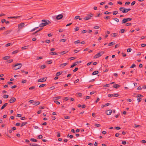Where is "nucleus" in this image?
I'll use <instances>...</instances> for the list:
<instances>
[{
  "label": "nucleus",
  "instance_id": "3",
  "mask_svg": "<svg viewBox=\"0 0 146 146\" xmlns=\"http://www.w3.org/2000/svg\"><path fill=\"white\" fill-rule=\"evenodd\" d=\"M132 19L130 18H124L122 21L121 24H124L127 22L131 21Z\"/></svg>",
  "mask_w": 146,
  "mask_h": 146
},
{
  "label": "nucleus",
  "instance_id": "20",
  "mask_svg": "<svg viewBox=\"0 0 146 146\" xmlns=\"http://www.w3.org/2000/svg\"><path fill=\"white\" fill-rule=\"evenodd\" d=\"M120 86L118 84H116L113 86V87L115 88H117L119 87Z\"/></svg>",
  "mask_w": 146,
  "mask_h": 146
},
{
  "label": "nucleus",
  "instance_id": "33",
  "mask_svg": "<svg viewBox=\"0 0 146 146\" xmlns=\"http://www.w3.org/2000/svg\"><path fill=\"white\" fill-rule=\"evenodd\" d=\"M28 46H25L22 47L21 49L22 50L27 49L28 48Z\"/></svg>",
  "mask_w": 146,
  "mask_h": 146
},
{
  "label": "nucleus",
  "instance_id": "36",
  "mask_svg": "<svg viewBox=\"0 0 146 146\" xmlns=\"http://www.w3.org/2000/svg\"><path fill=\"white\" fill-rule=\"evenodd\" d=\"M118 13V11H114L113 12V15H115Z\"/></svg>",
  "mask_w": 146,
  "mask_h": 146
},
{
  "label": "nucleus",
  "instance_id": "58",
  "mask_svg": "<svg viewBox=\"0 0 146 146\" xmlns=\"http://www.w3.org/2000/svg\"><path fill=\"white\" fill-rule=\"evenodd\" d=\"M135 1H133L132 2L131 4V6L133 5H135Z\"/></svg>",
  "mask_w": 146,
  "mask_h": 146
},
{
  "label": "nucleus",
  "instance_id": "17",
  "mask_svg": "<svg viewBox=\"0 0 146 146\" xmlns=\"http://www.w3.org/2000/svg\"><path fill=\"white\" fill-rule=\"evenodd\" d=\"M12 31L11 30H7L6 31H5L4 32V33L5 35H7L8 34H9Z\"/></svg>",
  "mask_w": 146,
  "mask_h": 146
},
{
  "label": "nucleus",
  "instance_id": "55",
  "mask_svg": "<svg viewBox=\"0 0 146 146\" xmlns=\"http://www.w3.org/2000/svg\"><path fill=\"white\" fill-rule=\"evenodd\" d=\"M45 42L46 43H49L50 42V40H45Z\"/></svg>",
  "mask_w": 146,
  "mask_h": 146
},
{
  "label": "nucleus",
  "instance_id": "29",
  "mask_svg": "<svg viewBox=\"0 0 146 146\" xmlns=\"http://www.w3.org/2000/svg\"><path fill=\"white\" fill-rule=\"evenodd\" d=\"M18 52H19L18 50H15L12 52V54H16V53H17Z\"/></svg>",
  "mask_w": 146,
  "mask_h": 146
},
{
  "label": "nucleus",
  "instance_id": "24",
  "mask_svg": "<svg viewBox=\"0 0 146 146\" xmlns=\"http://www.w3.org/2000/svg\"><path fill=\"white\" fill-rule=\"evenodd\" d=\"M31 141L33 142H36L37 141V140L34 139V138H31L30 139V140Z\"/></svg>",
  "mask_w": 146,
  "mask_h": 146
},
{
  "label": "nucleus",
  "instance_id": "7",
  "mask_svg": "<svg viewBox=\"0 0 146 146\" xmlns=\"http://www.w3.org/2000/svg\"><path fill=\"white\" fill-rule=\"evenodd\" d=\"M119 96V94L117 93L115 94H109L108 95V96L109 97H111L112 96H113L114 97H117Z\"/></svg>",
  "mask_w": 146,
  "mask_h": 146
},
{
  "label": "nucleus",
  "instance_id": "40",
  "mask_svg": "<svg viewBox=\"0 0 146 146\" xmlns=\"http://www.w3.org/2000/svg\"><path fill=\"white\" fill-rule=\"evenodd\" d=\"M125 10L126 11L125 13H127L129 11H130L131 10L130 9H126L125 8Z\"/></svg>",
  "mask_w": 146,
  "mask_h": 146
},
{
  "label": "nucleus",
  "instance_id": "60",
  "mask_svg": "<svg viewBox=\"0 0 146 146\" xmlns=\"http://www.w3.org/2000/svg\"><path fill=\"white\" fill-rule=\"evenodd\" d=\"M80 17V16H76L74 18V19L76 20L79 19V18Z\"/></svg>",
  "mask_w": 146,
  "mask_h": 146
},
{
  "label": "nucleus",
  "instance_id": "8",
  "mask_svg": "<svg viewBox=\"0 0 146 146\" xmlns=\"http://www.w3.org/2000/svg\"><path fill=\"white\" fill-rule=\"evenodd\" d=\"M63 17V15L61 14L57 15L56 17V19L57 20H60L62 19Z\"/></svg>",
  "mask_w": 146,
  "mask_h": 146
},
{
  "label": "nucleus",
  "instance_id": "23",
  "mask_svg": "<svg viewBox=\"0 0 146 146\" xmlns=\"http://www.w3.org/2000/svg\"><path fill=\"white\" fill-rule=\"evenodd\" d=\"M68 52V51H63L61 52H60V54L62 55L66 53H67Z\"/></svg>",
  "mask_w": 146,
  "mask_h": 146
},
{
  "label": "nucleus",
  "instance_id": "49",
  "mask_svg": "<svg viewBox=\"0 0 146 146\" xmlns=\"http://www.w3.org/2000/svg\"><path fill=\"white\" fill-rule=\"evenodd\" d=\"M74 43L75 44H78L80 43V41L79 40H77L74 41Z\"/></svg>",
  "mask_w": 146,
  "mask_h": 146
},
{
  "label": "nucleus",
  "instance_id": "39",
  "mask_svg": "<svg viewBox=\"0 0 146 146\" xmlns=\"http://www.w3.org/2000/svg\"><path fill=\"white\" fill-rule=\"evenodd\" d=\"M143 97V96L140 94H139L137 96V97H139V98H142Z\"/></svg>",
  "mask_w": 146,
  "mask_h": 146
},
{
  "label": "nucleus",
  "instance_id": "21",
  "mask_svg": "<svg viewBox=\"0 0 146 146\" xmlns=\"http://www.w3.org/2000/svg\"><path fill=\"white\" fill-rule=\"evenodd\" d=\"M98 73V70L95 71L92 74V75H95L97 74Z\"/></svg>",
  "mask_w": 146,
  "mask_h": 146
},
{
  "label": "nucleus",
  "instance_id": "2",
  "mask_svg": "<svg viewBox=\"0 0 146 146\" xmlns=\"http://www.w3.org/2000/svg\"><path fill=\"white\" fill-rule=\"evenodd\" d=\"M22 66V64L18 63L14 66L15 67L14 68V70H16L20 68Z\"/></svg>",
  "mask_w": 146,
  "mask_h": 146
},
{
  "label": "nucleus",
  "instance_id": "16",
  "mask_svg": "<svg viewBox=\"0 0 146 146\" xmlns=\"http://www.w3.org/2000/svg\"><path fill=\"white\" fill-rule=\"evenodd\" d=\"M21 16H17V17H8V18H14L15 19H18L20 17H21Z\"/></svg>",
  "mask_w": 146,
  "mask_h": 146
},
{
  "label": "nucleus",
  "instance_id": "12",
  "mask_svg": "<svg viewBox=\"0 0 146 146\" xmlns=\"http://www.w3.org/2000/svg\"><path fill=\"white\" fill-rule=\"evenodd\" d=\"M106 112L108 115H110L112 112V110H109L106 111Z\"/></svg>",
  "mask_w": 146,
  "mask_h": 146
},
{
  "label": "nucleus",
  "instance_id": "11",
  "mask_svg": "<svg viewBox=\"0 0 146 146\" xmlns=\"http://www.w3.org/2000/svg\"><path fill=\"white\" fill-rule=\"evenodd\" d=\"M46 78H40L38 80V82H45L46 81Z\"/></svg>",
  "mask_w": 146,
  "mask_h": 146
},
{
  "label": "nucleus",
  "instance_id": "51",
  "mask_svg": "<svg viewBox=\"0 0 146 146\" xmlns=\"http://www.w3.org/2000/svg\"><path fill=\"white\" fill-rule=\"evenodd\" d=\"M110 86L109 84H106L104 86V87H108Z\"/></svg>",
  "mask_w": 146,
  "mask_h": 146
},
{
  "label": "nucleus",
  "instance_id": "30",
  "mask_svg": "<svg viewBox=\"0 0 146 146\" xmlns=\"http://www.w3.org/2000/svg\"><path fill=\"white\" fill-rule=\"evenodd\" d=\"M113 20L115 21L116 22H119V19H117V18H113Z\"/></svg>",
  "mask_w": 146,
  "mask_h": 146
},
{
  "label": "nucleus",
  "instance_id": "37",
  "mask_svg": "<svg viewBox=\"0 0 146 146\" xmlns=\"http://www.w3.org/2000/svg\"><path fill=\"white\" fill-rule=\"evenodd\" d=\"M38 138V139H41L42 138V135H38L37 137Z\"/></svg>",
  "mask_w": 146,
  "mask_h": 146
},
{
  "label": "nucleus",
  "instance_id": "6",
  "mask_svg": "<svg viewBox=\"0 0 146 146\" xmlns=\"http://www.w3.org/2000/svg\"><path fill=\"white\" fill-rule=\"evenodd\" d=\"M25 23H21L18 24V29L20 30L24 26Z\"/></svg>",
  "mask_w": 146,
  "mask_h": 146
},
{
  "label": "nucleus",
  "instance_id": "59",
  "mask_svg": "<svg viewBox=\"0 0 146 146\" xmlns=\"http://www.w3.org/2000/svg\"><path fill=\"white\" fill-rule=\"evenodd\" d=\"M66 41V39H62L61 40V41L62 42H65Z\"/></svg>",
  "mask_w": 146,
  "mask_h": 146
},
{
  "label": "nucleus",
  "instance_id": "27",
  "mask_svg": "<svg viewBox=\"0 0 146 146\" xmlns=\"http://www.w3.org/2000/svg\"><path fill=\"white\" fill-rule=\"evenodd\" d=\"M62 73V72H58L56 73V76H58L60 75Z\"/></svg>",
  "mask_w": 146,
  "mask_h": 146
},
{
  "label": "nucleus",
  "instance_id": "62",
  "mask_svg": "<svg viewBox=\"0 0 146 146\" xmlns=\"http://www.w3.org/2000/svg\"><path fill=\"white\" fill-rule=\"evenodd\" d=\"M122 144L123 145H125L126 143V142L125 141H122Z\"/></svg>",
  "mask_w": 146,
  "mask_h": 146
},
{
  "label": "nucleus",
  "instance_id": "13",
  "mask_svg": "<svg viewBox=\"0 0 146 146\" xmlns=\"http://www.w3.org/2000/svg\"><path fill=\"white\" fill-rule=\"evenodd\" d=\"M68 64L67 63H63L61 64L60 65V67H63L64 66H66Z\"/></svg>",
  "mask_w": 146,
  "mask_h": 146
},
{
  "label": "nucleus",
  "instance_id": "34",
  "mask_svg": "<svg viewBox=\"0 0 146 146\" xmlns=\"http://www.w3.org/2000/svg\"><path fill=\"white\" fill-rule=\"evenodd\" d=\"M45 85H46L45 84H42L39 86V88L43 87H44V86H45Z\"/></svg>",
  "mask_w": 146,
  "mask_h": 146
},
{
  "label": "nucleus",
  "instance_id": "10",
  "mask_svg": "<svg viewBox=\"0 0 146 146\" xmlns=\"http://www.w3.org/2000/svg\"><path fill=\"white\" fill-rule=\"evenodd\" d=\"M119 10L120 11H122V13H125V8L123 7H121L119 8Z\"/></svg>",
  "mask_w": 146,
  "mask_h": 146
},
{
  "label": "nucleus",
  "instance_id": "18",
  "mask_svg": "<svg viewBox=\"0 0 146 146\" xmlns=\"http://www.w3.org/2000/svg\"><path fill=\"white\" fill-rule=\"evenodd\" d=\"M110 105V103H108L105 104L104 105H103L101 107L102 108H104L105 107L108 106Z\"/></svg>",
  "mask_w": 146,
  "mask_h": 146
},
{
  "label": "nucleus",
  "instance_id": "14",
  "mask_svg": "<svg viewBox=\"0 0 146 146\" xmlns=\"http://www.w3.org/2000/svg\"><path fill=\"white\" fill-rule=\"evenodd\" d=\"M49 54L50 55H57L58 54L56 52H52L50 53H49Z\"/></svg>",
  "mask_w": 146,
  "mask_h": 146
},
{
  "label": "nucleus",
  "instance_id": "50",
  "mask_svg": "<svg viewBox=\"0 0 146 146\" xmlns=\"http://www.w3.org/2000/svg\"><path fill=\"white\" fill-rule=\"evenodd\" d=\"M100 28V27L99 26H96L94 27V28L95 29H98Z\"/></svg>",
  "mask_w": 146,
  "mask_h": 146
},
{
  "label": "nucleus",
  "instance_id": "57",
  "mask_svg": "<svg viewBox=\"0 0 146 146\" xmlns=\"http://www.w3.org/2000/svg\"><path fill=\"white\" fill-rule=\"evenodd\" d=\"M45 107L44 106H40L39 107V109H43Z\"/></svg>",
  "mask_w": 146,
  "mask_h": 146
},
{
  "label": "nucleus",
  "instance_id": "38",
  "mask_svg": "<svg viewBox=\"0 0 146 146\" xmlns=\"http://www.w3.org/2000/svg\"><path fill=\"white\" fill-rule=\"evenodd\" d=\"M61 97L60 96H58L57 97H54L53 98H54V99L56 100H58Z\"/></svg>",
  "mask_w": 146,
  "mask_h": 146
},
{
  "label": "nucleus",
  "instance_id": "53",
  "mask_svg": "<svg viewBox=\"0 0 146 146\" xmlns=\"http://www.w3.org/2000/svg\"><path fill=\"white\" fill-rule=\"evenodd\" d=\"M113 37H115L117 36V34L116 33H113Z\"/></svg>",
  "mask_w": 146,
  "mask_h": 146
},
{
  "label": "nucleus",
  "instance_id": "63",
  "mask_svg": "<svg viewBox=\"0 0 146 146\" xmlns=\"http://www.w3.org/2000/svg\"><path fill=\"white\" fill-rule=\"evenodd\" d=\"M87 32V31L86 30H84L82 31V33L84 34V33H86Z\"/></svg>",
  "mask_w": 146,
  "mask_h": 146
},
{
  "label": "nucleus",
  "instance_id": "45",
  "mask_svg": "<svg viewBox=\"0 0 146 146\" xmlns=\"http://www.w3.org/2000/svg\"><path fill=\"white\" fill-rule=\"evenodd\" d=\"M46 67V66L45 65H43L41 66V68L42 69H44Z\"/></svg>",
  "mask_w": 146,
  "mask_h": 146
},
{
  "label": "nucleus",
  "instance_id": "31",
  "mask_svg": "<svg viewBox=\"0 0 146 146\" xmlns=\"http://www.w3.org/2000/svg\"><path fill=\"white\" fill-rule=\"evenodd\" d=\"M76 65H77V64L76 62H75L74 63H73V64L71 66L70 68H73L76 66Z\"/></svg>",
  "mask_w": 146,
  "mask_h": 146
},
{
  "label": "nucleus",
  "instance_id": "64",
  "mask_svg": "<svg viewBox=\"0 0 146 146\" xmlns=\"http://www.w3.org/2000/svg\"><path fill=\"white\" fill-rule=\"evenodd\" d=\"M78 68H76L75 69L73 70V71L74 72H76L78 70Z\"/></svg>",
  "mask_w": 146,
  "mask_h": 146
},
{
  "label": "nucleus",
  "instance_id": "15",
  "mask_svg": "<svg viewBox=\"0 0 146 146\" xmlns=\"http://www.w3.org/2000/svg\"><path fill=\"white\" fill-rule=\"evenodd\" d=\"M8 104L7 103H5L1 107V110H2Z\"/></svg>",
  "mask_w": 146,
  "mask_h": 146
},
{
  "label": "nucleus",
  "instance_id": "28",
  "mask_svg": "<svg viewBox=\"0 0 146 146\" xmlns=\"http://www.w3.org/2000/svg\"><path fill=\"white\" fill-rule=\"evenodd\" d=\"M43 28H40V29H39L38 30L36 31V32H35V33H33V34L35 35V34L36 33H38V32L40 31Z\"/></svg>",
  "mask_w": 146,
  "mask_h": 146
},
{
  "label": "nucleus",
  "instance_id": "4",
  "mask_svg": "<svg viewBox=\"0 0 146 146\" xmlns=\"http://www.w3.org/2000/svg\"><path fill=\"white\" fill-rule=\"evenodd\" d=\"M104 51H101L98 54H97L96 55L94 56V58H96L100 56H101L104 53Z\"/></svg>",
  "mask_w": 146,
  "mask_h": 146
},
{
  "label": "nucleus",
  "instance_id": "43",
  "mask_svg": "<svg viewBox=\"0 0 146 146\" xmlns=\"http://www.w3.org/2000/svg\"><path fill=\"white\" fill-rule=\"evenodd\" d=\"M9 96L8 95H5L3 96V98H8Z\"/></svg>",
  "mask_w": 146,
  "mask_h": 146
},
{
  "label": "nucleus",
  "instance_id": "32",
  "mask_svg": "<svg viewBox=\"0 0 146 146\" xmlns=\"http://www.w3.org/2000/svg\"><path fill=\"white\" fill-rule=\"evenodd\" d=\"M104 18L108 20L110 18V17L109 16H107L106 17H104Z\"/></svg>",
  "mask_w": 146,
  "mask_h": 146
},
{
  "label": "nucleus",
  "instance_id": "61",
  "mask_svg": "<svg viewBox=\"0 0 146 146\" xmlns=\"http://www.w3.org/2000/svg\"><path fill=\"white\" fill-rule=\"evenodd\" d=\"M13 61V59H10L8 60L7 61L9 63H11Z\"/></svg>",
  "mask_w": 146,
  "mask_h": 146
},
{
  "label": "nucleus",
  "instance_id": "48",
  "mask_svg": "<svg viewBox=\"0 0 146 146\" xmlns=\"http://www.w3.org/2000/svg\"><path fill=\"white\" fill-rule=\"evenodd\" d=\"M135 66H136V65H135V64H133L131 66L130 68H132L134 67H135Z\"/></svg>",
  "mask_w": 146,
  "mask_h": 146
},
{
  "label": "nucleus",
  "instance_id": "56",
  "mask_svg": "<svg viewBox=\"0 0 146 146\" xmlns=\"http://www.w3.org/2000/svg\"><path fill=\"white\" fill-rule=\"evenodd\" d=\"M80 51V50H78L75 49V50H74V52L75 53H77L78 52Z\"/></svg>",
  "mask_w": 146,
  "mask_h": 146
},
{
  "label": "nucleus",
  "instance_id": "1",
  "mask_svg": "<svg viewBox=\"0 0 146 146\" xmlns=\"http://www.w3.org/2000/svg\"><path fill=\"white\" fill-rule=\"evenodd\" d=\"M42 23L39 25V27H44L49 25L51 23V22L48 20H42Z\"/></svg>",
  "mask_w": 146,
  "mask_h": 146
},
{
  "label": "nucleus",
  "instance_id": "46",
  "mask_svg": "<svg viewBox=\"0 0 146 146\" xmlns=\"http://www.w3.org/2000/svg\"><path fill=\"white\" fill-rule=\"evenodd\" d=\"M131 50H132V49L131 48H129L127 49V52H131Z\"/></svg>",
  "mask_w": 146,
  "mask_h": 146
},
{
  "label": "nucleus",
  "instance_id": "25",
  "mask_svg": "<svg viewBox=\"0 0 146 146\" xmlns=\"http://www.w3.org/2000/svg\"><path fill=\"white\" fill-rule=\"evenodd\" d=\"M27 123H28L27 122H23L21 125V127H22L23 126L27 124Z\"/></svg>",
  "mask_w": 146,
  "mask_h": 146
},
{
  "label": "nucleus",
  "instance_id": "52",
  "mask_svg": "<svg viewBox=\"0 0 146 146\" xmlns=\"http://www.w3.org/2000/svg\"><path fill=\"white\" fill-rule=\"evenodd\" d=\"M126 26H131V23H127L126 24Z\"/></svg>",
  "mask_w": 146,
  "mask_h": 146
},
{
  "label": "nucleus",
  "instance_id": "22",
  "mask_svg": "<svg viewBox=\"0 0 146 146\" xmlns=\"http://www.w3.org/2000/svg\"><path fill=\"white\" fill-rule=\"evenodd\" d=\"M115 44V43L114 42H112L110 43L109 44L108 46H111L112 45H114Z\"/></svg>",
  "mask_w": 146,
  "mask_h": 146
},
{
  "label": "nucleus",
  "instance_id": "42",
  "mask_svg": "<svg viewBox=\"0 0 146 146\" xmlns=\"http://www.w3.org/2000/svg\"><path fill=\"white\" fill-rule=\"evenodd\" d=\"M35 88V86H33L29 88V90H33Z\"/></svg>",
  "mask_w": 146,
  "mask_h": 146
},
{
  "label": "nucleus",
  "instance_id": "41",
  "mask_svg": "<svg viewBox=\"0 0 146 146\" xmlns=\"http://www.w3.org/2000/svg\"><path fill=\"white\" fill-rule=\"evenodd\" d=\"M54 102L57 105H59L60 104V102L57 101L55 100L54 101Z\"/></svg>",
  "mask_w": 146,
  "mask_h": 146
},
{
  "label": "nucleus",
  "instance_id": "5",
  "mask_svg": "<svg viewBox=\"0 0 146 146\" xmlns=\"http://www.w3.org/2000/svg\"><path fill=\"white\" fill-rule=\"evenodd\" d=\"M87 15L88 16L85 17L84 18L85 20H87L90 19L91 18L90 17H92L93 16V15L92 13H90Z\"/></svg>",
  "mask_w": 146,
  "mask_h": 146
},
{
  "label": "nucleus",
  "instance_id": "44",
  "mask_svg": "<svg viewBox=\"0 0 146 146\" xmlns=\"http://www.w3.org/2000/svg\"><path fill=\"white\" fill-rule=\"evenodd\" d=\"M102 13H99L98 14V15L96 16V17H100L101 15H102Z\"/></svg>",
  "mask_w": 146,
  "mask_h": 146
},
{
  "label": "nucleus",
  "instance_id": "47",
  "mask_svg": "<svg viewBox=\"0 0 146 146\" xmlns=\"http://www.w3.org/2000/svg\"><path fill=\"white\" fill-rule=\"evenodd\" d=\"M11 44H12L11 43H8L7 44L5 45V46L7 47L11 45Z\"/></svg>",
  "mask_w": 146,
  "mask_h": 146
},
{
  "label": "nucleus",
  "instance_id": "26",
  "mask_svg": "<svg viewBox=\"0 0 146 146\" xmlns=\"http://www.w3.org/2000/svg\"><path fill=\"white\" fill-rule=\"evenodd\" d=\"M10 57L9 56H5L3 58V59L4 60H7L9 59Z\"/></svg>",
  "mask_w": 146,
  "mask_h": 146
},
{
  "label": "nucleus",
  "instance_id": "54",
  "mask_svg": "<svg viewBox=\"0 0 146 146\" xmlns=\"http://www.w3.org/2000/svg\"><path fill=\"white\" fill-rule=\"evenodd\" d=\"M119 44H117L115 45V48H116L119 47Z\"/></svg>",
  "mask_w": 146,
  "mask_h": 146
},
{
  "label": "nucleus",
  "instance_id": "35",
  "mask_svg": "<svg viewBox=\"0 0 146 146\" xmlns=\"http://www.w3.org/2000/svg\"><path fill=\"white\" fill-rule=\"evenodd\" d=\"M111 13V12H108V11H106L104 13L106 15L110 14Z\"/></svg>",
  "mask_w": 146,
  "mask_h": 146
},
{
  "label": "nucleus",
  "instance_id": "9",
  "mask_svg": "<svg viewBox=\"0 0 146 146\" xmlns=\"http://www.w3.org/2000/svg\"><path fill=\"white\" fill-rule=\"evenodd\" d=\"M16 100L15 98L12 97L10 100L9 102L10 103H12L16 101Z\"/></svg>",
  "mask_w": 146,
  "mask_h": 146
},
{
  "label": "nucleus",
  "instance_id": "19",
  "mask_svg": "<svg viewBox=\"0 0 146 146\" xmlns=\"http://www.w3.org/2000/svg\"><path fill=\"white\" fill-rule=\"evenodd\" d=\"M40 104V102L38 101L37 102H34V103L33 104L35 106H37L39 105Z\"/></svg>",
  "mask_w": 146,
  "mask_h": 146
}]
</instances>
